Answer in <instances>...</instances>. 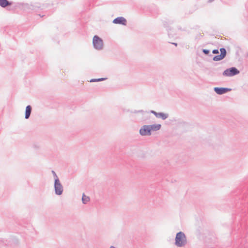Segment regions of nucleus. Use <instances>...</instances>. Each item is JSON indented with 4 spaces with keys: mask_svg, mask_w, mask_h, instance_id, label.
<instances>
[{
    "mask_svg": "<svg viewBox=\"0 0 248 248\" xmlns=\"http://www.w3.org/2000/svg\"><path fill=\"white\" fill-rule=\"evenodd\" d=\"M186 243L185 235L182 232L177 233L175 238V244L178 247L184 246Z\"/></svg>",
    "mask_w": 248,
    "mask_h": 248,
    "instance_id": "obj_1",
    "label": "nucleus"
},
{
    "mask_svg": "<svg viewBox=\"0 0 248 248\" xmlns=\"http://www.w3.org/2000/svg\"><path fill=\"white\" fill-rule=\"evenodd\" d=\"M93 44L94 47L97 49L102 48L103 43L102 40L97 36H94L93 38Z\"/></svg>",
    "mask_w": 248,
    "mask_h": 248,
    "instance_id": "obj_2",
    "label": "nucleus"
},
{
    "mask_svg": "<svg viewBox=\"0 0 248 248\" xmlns=\"http://www.w3.org/2000/svg\"><path fill=\"white\" fill-rule=\"evenodd\" d=\"M239 73V71L235 67L226 70L223 72V75L228 77H231Z\"/></svg>",
    "mask_w": 248,
    "mask_h": 248,
    "instance_id": "obj_3",
    "label": "nucleus"
},
{
    "mask_svg": "<svg viewBox=\"0 0 248 248\" xmlns=\"http://www.w3.org/2000/svg\"><path fill=\"white\" fill-rule=\"evenodd\" d=\"M55 192L57 194L61 195L62 192V187L61 185L60 181L58 178L55 179Z\"/></svg>",
    "mask_w": 248,
    "mask_h": 248,
    "instance_id": "obj_4",
    "label": "nucleus"
},
{
    "mask_svg": "<svg viewBox=\"0 0 248 248\" xmlns=\"http://www.w3.org/2000/svg\"><path fill=\"white\" fill-rule=\"evenodd\" d=\"M140 133L142 136L150 135L151 133L149 126H143L140 130Z\"/></svg>",
    "mask_w": 248,
    "mask_h": 248,
    "instance_id": "obj_5",
    "label": "nucleus"
},
{
    "mask_svg": "<svg viewBox=\"0 0 248 248\" xmlns=\"http://www.w3.org/2000/svg\"><path fill=\"white\" fill-rule=\"evenodd\" d=\"M220 55L215 56L213 58V60L215 61H218L222 60L226 55V51L224 48L220 49Z\"/></svg>",
    "mask_w": 248,
    "mask_h": 248,
    "instance_id": "obj_6",
    "label": "nucleus"
},
{
    "mask_svg": "<svg viewBox=\"0 0 248 248\" xmlns=\"http://www.w3.org/2000/svg\"><path fill=\"white\" fill-rule=\"evenodd\" d=\"M231 90V89L226 88H218L215 87L214 88V91L216 93L218 94H222L228 92H229Z\"/></svg>",
    "mask_w": 248,
    "mask_h": 248,
    "instance_id": "obj_7",
    "label": "nucleus"
},
{
    "mask_svg": "<svg viewBox=\"0 0 248 248\" xmlns=\"http://www.w3.org/2000/svg\"><path fill=\"white\" fill-rule=\"evenodd\" d=\"M113 22L115 24H121L125 25L126 23V20L123 17H119L115 18Z\"/></svg>",
    "mask_w": 248,
    "mask_h": 248,
    "instance_id": "obj_8",
    "label": "nucleus"
},
{
    "mask_svg": "<svg viewBox=\"0 0 248 248\" xmlns=\"http://www.w3.org/2000/svg\"><path fill=\"white\" fill-rule=\"evenodd\" d=\"M152 112L154 114L156 117L161 118L164 120L166 119L168 117V115L166 114L163 113H156L154 111H152Z\"/></svg>",
    "mask_w": 248,
    "mask_h": 248,
    "instance_id": "obj_9",
    "label": "nucleus"
},
{
    "mask_svg": "<svg viewBox=\"0 0 248 248\" xmlns=\"http://www.w3.org/2000/svg\"><path fill=\"white\" fill-rule=\"evenodd\" d=\"M31 106L29 105L27 106L26 108V111H25V118L28 119L31 115Z\"/></svg>",
    "mask_w": 248,
    "mask_h": 248,
    "instance_id": "obj_10",
    "label": "nucleus"
},
{
    "mask_svg": "<svg viewBox=\"0 0 248 248\" xmlns=\"http://www.w3.org/2000/svg\"><path fill=\"white\" fill-rule=\"evenodd\" d=\"M150 127V129L151 131H157L160 129L161 128V124H153L149 125Z\"/></svg>",
    "mask_w": 248,
    "mask_h": 248,
    "instance_id": "obj_11",
    "label": "nucleus"
},
{
    "mask_svg": "<svg viewBox=\"0 0 248 248\" xmlns=\"http://www.w3.org/2000/svg\"><path fill=\"white\" fill-rule=\"evenodd\" d=\"M10 4V3L7 0H0V5L3 7H5Z\"/></svg>",
    "mask_w": 248,
    "mask_h": 248,
    "instance_id": "obj_12",
    "label": "nucleus"
},
{
    "mask_svg": "<svg viewBox=\"0 0 248 248\" xmlns=\"http://www.w3.org/2000/svg\"><path fill=\"white\" fill-rule=\"evenodd\" d=\"M82 202L84 203H86L90 200V198L89 197L86 196L84 194L82 195Z\"/></svg>",
    "mask_w": 248,
    "mask_h": 248,
    "instance_id": "obj_13",
    "label": "nucleus"
},
{
    "mask_svg": "<svg viewBox=\"0 0 248 248\" xmlns=\"http://www.w3.org/2000/svg\"><path fill=\"white\" fill-rule=\"evenodd\" d=\"M104 79V78H98V79H92L91 80V82L100 81H102Z\"/></svg>",
    "mask_w": 248,
    "mask_h": 248,
    "instance_id": "obj_14",
    "label": "nucleus"
},
{
    "mask_svg": "<svg viewBox=\"0 0 248 248\" xmlns=\"http://www.w3.org/2000/svg\"><path fill=\"white\" fill-rule=\"evenodd\" d=\"M213 53L214 54H217L218 53V50L217 49H215L213 50Z\"/></svg>",
    "mask_w": 248,
    "mask_h": 248,
    "instance_id": "obj_15",
    "label": "nucleus"
},
{
    "mask_svg": "<svg viewBox=\"0 0 248 248\" xmlns=\"http://www.w3.org/2000/svg\"><path fill=\"white\" fill-rule=\"evenodd\" d=\"M203 52H204L205 54H208V53H209V51H208V50H207L204 49V50H203Z\"/></svg>",
    "mask_w": 248,
    "mask_h": 248,
    "instance_id": "obj_16",
    "label": "nucleus"
},
{
    "mask_svg": "<svg viewBox=\"0 0 248 248\" xmlns=\"http://www.w3.org/2000/svg\"><path fill=\"white\" fill-rule=\"evenodd\" d=\"M110 248H115V247H114L113 246H111Z\"/></svg>",
    "mask_w": 248,
    "mask_h": 248,
    "instance_id": "obj_17",
    "label": "nucleus"
}]
</instances>
